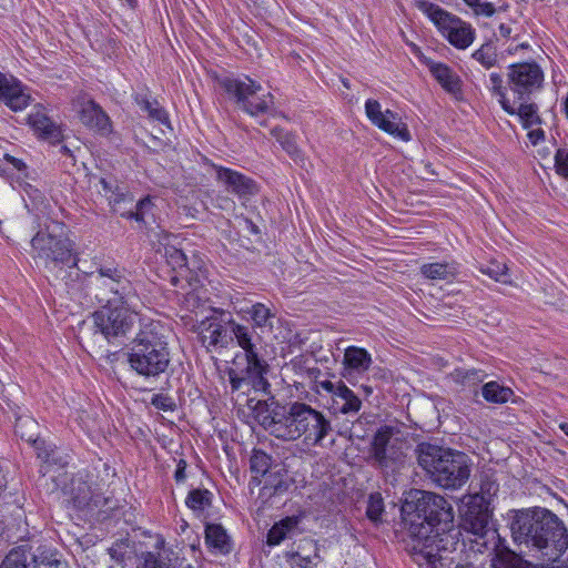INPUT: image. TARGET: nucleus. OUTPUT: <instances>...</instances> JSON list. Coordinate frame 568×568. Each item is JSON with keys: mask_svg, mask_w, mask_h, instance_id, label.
<instances>
[{"mask_svg": "<svg viewBox=\"0 0 568 568\" xmlns=\"http://www.w3.org/2000/svg\"><path fill=\"white\" fill-rule=\"evenodd\" d=\"M4 161L11 164L12 168L17 171H24L27 169V165L22 160L17 159L10 154H4Z\"/></svg>", "mask_w": 568, "mask_h": 568, "instance_id": "5fc2aeb1", "label": "nucleus"}, {"mask_svg": "<svg viewBox=\"0 0 568 568\" xmlns=\"http://www.w3.org/2000/svg\"><path fill=\"white\" fill-rule=\"evenodd\" d=\"M70 496L73 506L78 509H95L103 506L105 498L95 494L91 485L81 477H74L70 485Z\"/></svg>", "mask_w": 568, "mask_h": 568, "instance_id": "412c9836", "label": "nucleus"}, {"mask_svg": "<svg viewBox=\"0 0 568 568\" xmlns=\"http://www.w3.org/2000/svg\"><path fill=\"white\" fill-rule=\"evenodd\" d=\"M404 446L397 428L387 425L379 427L371 443L373 465L385 473L399 469L405 459Z\"/></svg>", "mask_w": 568, "mask_h": 568, "instance_id": "9d476101", "label": "nucleus"}, {"mask_svg": "<svg viewBox=\"0 0 568 568\" xmlns=\"http://www.w3.org/2000/svg\"><path fill=\"white\" fill-rule=\"evenodd\" d=\"M486 377L485 372L477 371V369H470L466 371L462 377V382L465 385L473 386L481 383Z\"/></svg>", "mask_w": 568, "mask_h": 568, "instance_id": "3c124183", "label": "nucleus"}, {"mask_svg": "<svg viewBox=\"0 0 568 568\" xmlns=\"http://www.w3.org/2000/svg\"><path fill=\"white\" fill-rule=\"evenodd\" d=\"M90 293L99 303L128 304L139 301L132 282L124 275L123 270L111 266H101L88 275Z\"/></svg>", "mask_w": 568, "mask_h": 568, "instance_id": "0eeeda50", "label": "nucleus"}, {"mask_svg": "<svg viewBox=\"0 0 568 568\" xmlns=\"http://www.w3.org/2000/svg\"><path fill=\"white\" fill-rule=\"evenodd\" d=\"M510 530L517 545L535 549L548 562H555L568 548L567 528L548 509L518 510Z\"/></svg>", "mask_w": 568, "mask_h": 568, "instance_id": "7ed1b4c3", "label": "nucleus"}, {"mask_svg": "<svg viewBox=\"0 0 568 568\" xmlns=\"http://www.w3.org/2000/svg\"><path fill=\"white\" fill-rule=\"evenodd\" d=\"M420 273L429 280L446 281L455 277L457 270L453 264L435 262L422 265Z\"/></svg>", "mask_w": 568, "mask_h": 568, "instance_id": "473e14b6", "label": "nucleus"}, {"mask_svg": "<svg viewBox=\"0 0 568 568\" xmlns=\"http://www.w3.org/2000/svg\"><path fill=\"white\" fill-rule=\"evenodd\" d=\"M54 568L55 565H67L60 560L58 552L47 548H38L36 554H32L24 546L16 547L2 560L0 568Z\"/></svg>", "mask_w": 568, "mask_h": 568, "instance_id": "dca6fc26", "label": "nucleus"}, {"mask_svg": "<svg viewBox=\"0 0 568 568\" xmlns=\"http://www.w3.org/2000/svg\"><path fill=\"white\" fill-rule=\"evenodd\" d=\"M290 487L287 471L283 467H275L264 476L261 494L265 497L282 494Z\"/></svg>", "mask_w": 568, "mask_h": 568, "instance_id": "bb28decb", "label": "nucleus"}, {"mask_svg": "<svg viewBox=\"0 0 568 568\" xmlns=\"http://www.w3.org/2000/svg\"><path fill=\"white\" fill-rule=\"evenodd\" d=\"M271 456L263 450H253L250 459L251 471L255 474L254 479L258 476L264 477L271 468Z\"/></svg>", "mask_w": 568, "mask_h": 568, "instance_id": "ea45409f", "label": "nucleus"}, {"mask_svg": "<svg viewBox=\"0 0 568 568\" xmlns=\"http://www.w3.org/2000/svg\"><path fill=\"white\" fill-rule=\"evenodd\" d=\"M231 322L232 318L225 317L223 311L202 320L196 326L201 344L209 352L227 347L232 342V334H230Z\"/></svg>", "mask_w": 568, "mask_h": 568, "instance_id": "4468645a", "label": "nucleus"}, {"mask_svg": "<svg viewBox=\"0 0 568 568\" xmlns=\"http://www.w3.org/2000/svg\"><path fill=\"white\" fill-rule=\"evenodd\" d=\"M498 31L503 38L507 39L511 36L513 29L509 24L500 23L498 27Z\"/></svg>", "mask_w": 568, "mask_h": 568, "instance_id": "4d7b16f0", "label": "nucleus"}, {"mask_svg": "<svg viewBox=\"0 0 568 568\" xmlns=\"http://www.w3.org/2000/svg\"><path fill=\"white\" fill-rule=\"evenodd\" d=\"M298 525V518L295 516L285 517L276 523L267 532V545H280Z\"/></svg>", "mask_w": 568, "mask_h": 568, "instance_id": "c756f323", "label": "nucleus"}, {"mask_svg": "<svg viewBox=\"0 0 568 568\" xmlns=\"http://www.w3.org/2000/svg\"><path fill=\"white\" fill-rule=\"evenodd\" d=\"M230 329L232 339H236L237 345L245 352L246 358V367L241 373L234 368L229 371L232 390L236 392L241 389L244 384H247L255 390L266 394L270 393L271 385L266 378L270 366L257 353V343L261 336L253 327L236 323L234 320L231 322Z\"/></svg>", "mask_w": 568, "mask_h": 568, "instance_id": "423d86ee", "label": "nucleus"}, {"mask_svg": "<svg viewBox=\"0 0 568 568\" xmlns=\"http://www.w3.org/2000/svg\"><path fill=\"white\" fill-rule=\"evenodd\" d=\"M306 545L313 549V554L302 555L300 551H296L293 555V558L295 559V564L300 568H315L321 561L317 544L314 542L313 540H307Z\"/></svg>", "mask_w": 568, "mask_h": 568, "instance_id": "a19ab883", "label": "nucleus"}, {"mask_svg": "<svg viewBox=\"0 0 568 568\" xmlns=\"http://www.w3.org/2000/svg\"><path fill=\"white\" fill-rule=\"evenodd\" d=\"M254 409L260 424L278 439L294 442L302 438L306 445L320 446L332 432L329 419L306 403L294 402L263 415L267 405L258 400Z\"/></svg>", "mask_w": 568, "mask_h": 568, "instance_id": "f03ea898", "label": "nucleus"}, {"mask_svg": "<svg viewBox=\"0 0 568 568\" xmlns=\"http://www.w3.org/2000/svg\"><path fill=\"white\" fill-rule=\"evenodd\" d=\"M493 97L498 99L501 109L505 112H513L510 109V101L507 98V87L504 85V78L500 73L491 72L489 74V84L487 85Z\"/></svg>", "mask_w": 568, "mask_h": 568, "instance_id": "c9c22d12", "label": "nucleus"}, {"mask_svg": "<svg viewBox=\"0 0 568 568\" xmlns=\"http://www.w3.org/2000/svg\"><path fill=\"white\" fill-rule=\"evenodd\" d=\"M246 223H247V224H250L251 230H252L253 232L257 233V227H256V226H255L251 221L246 220Z\"/></svg>", "mask_w": 568, "mask_h": 568, "instance_id": "338daca9", "label": "nucleus"}, {"mask_svg": "<svg viewBox=\"0 0 568 568\" xmlns=\"http://www.w3.org/2000/svg\"><path fill=\"white\" fill-rule=\"evenodd\" d=\"M81 122L101 133L108 135L112 131V125L108 114L93 101L83 103L80 110Z\"/></svg>", "mask_w": 568, "mask_h": 568, "instance_id": "5701e85b", "label": "nucleus"}, {"mask_svg": "<svg viewBox=\"0 0 568 568\" xmlns=\"http://www.w3.org/2000/svg\"><path fill=\"white\" fill-rule=\"evenodd\" d=\"M372 363V356L365 348L349 346L344 353L342 377L354 384L361 375L368 371Z\"/></svg>", "mask_w": 568, "mask_h": 568, "instance_id": "6ab92c4d", "label": "nucleus"}, {"mask_svg": "<svg viewBox=\"0 0 568 568\" xmlns=\"http://www.w3.org/2000/svg\"><path fill=\"white\" fill-rule=\"evenodd\" d=\"M0 100H3L11 110L21 111L29 105L30 95L16 79L0 73Z\"/></svg>", "mask_w": 568, "mask_h": 568, "instance_id": "4be33fe9", "label": "nucleus"}, {"mask_svg": "<svg viewBox=\"0 0 568 568\" xmlns=\"http://www.w3.org/2000/svg\"><path fill=\"white\" fill-rule=\"evenodd\" d=\"M400 511L412 537V557L419 568H474L456 562L440 546V532L449 530L454 520L453 507L443 496L412 490Z\"/></svg>", "mask_w": 568, "mask_h": 568, "instance_id": "f257e3e1", "label": "nucleus"}, {"mask_svg": "<svg viewBox=\"0 0 568 568\" xmlns=\"http://www.w3.org/2000/svg\"><path fill=\"white\" fill-rule=\"evenodd\" d=\"M29 121L34 131L51 143H59L63 139L61 128L47 115L37 112L30 114Z\"/></svg>", "mask_w": 568, "mask_h": 568, "instance_id": "a878e982", "label": "nucleus"}, {"mask_svg": "<svg viewBox=\"0 0 568 568\" xmlns=\"http://www.w3.org/2000/svg\"><path fill=\"white\" fill-rule=\"evenodd\" d=\"M365 113L372 124L379 130L404 142L410 141V132L398 114L389 109L382 111V105L377 100L368 99L365 102Z\"/></svg>", "mask_w": 568, "mask_h": 568, "instance_id": "f3484780", "label": "nucleus"}, {"mask_svg": "<svg viewBox=\"0 0 568 568\" xmlns=\"http://www.w3.org/2000/svg\"><path fill=\"white\" fill-rule=\"evenodd\" d=\"M362 388L366 393V395H371L373 392V388L371 386L363 385Z\"/></svg>", "mask_w": 568, "mask_h": 568, "instance_id": "e2e57ef3", "label": "nucleus"}, {"mask_svg": "<svg viewBox=\"0 0 568 568\" xmlns=\"http://www.w3.org/2000/svg\"><path fill=\"white\" fill-rule=\"evenodd\" d=\"M139 301L128 304L104 305L92 315L93 324L108 341L116 337H125L136 326L141 328V322L151 321L142 317L136 311Z\"/></svg>", "mask_w": 568, "mask_h": 568, "instance_id": "6e6552de", "label": "nucleus"}, {"mask_svg": "<svg viewBox=\"0 0 568 568\" xmlns=\"http://www.w3.org/2000/svg\"><path fill=\"white\" fill-rule=\"evenodd\" d=\"M164 257L166 263L175 271L184 270L187 267L186 255L181 248H178L173 245H165Z\"/></svg>", "mask_w": 568, "mask_h": 568, "instance_id": "79ce46f5", "label": "nucleus"}, {"mask_svg": "<svg viewBox=\"0 0 568 568\" xmlns=\"http://www.w3.org/2000/svg\"><path fill=\"white\" fill-rule=\"evenodd\" d=\"M384 511V501L381 494H372L368 498L366 516L374 523L381 521Z\"/></svg>", "mask_w": 568, "mask_h": 568, "instance_id": "c03bdc74", "label": "nucleus"}, {"mask_svg": "<svg viewBox=\"0 0 568 568\" xmlns=\"http://www.w3.org/2000/svg\"><path fill=\"white\" fill-rule=\"evenodd\" d=\"M471 57L485 69H490L498 62L497 50L490 42L481 44L479 49L473 52Z\"/></svg>", "mask_w": 568, "mask_h": 568, "instance_id": "58836bf2", "label": "nucleus"}, {"mask_svg": "<svg viewBox=\"0 0 568 568\" xmlns=\"http://www.w3.org/2000/svg\"><path fill=\"white\" fill-rule=\"evenodd\" d=\"M507 85L516 101H529L542 88L544 71L536 62H520L507 68Z\"/></svg>", "mask_w": 568, "mask_h": 568, "instance_id": "f8f14e48", "label": "nucleus"}, {"mask_svg": "<svg viewBox=\"0 0 568 568\" xmlns=\"http://www.w3.org/2000/svg\"><path fill=\"white\" fill-rule=\"evenodd\" d=\"M110 204L112 206L113 212L118 213L122 217L130 220L133 219L139 223H145V217L153 207V203L149 196L140 200L134 205V209L130 210H122L121 206L119 207V201L116 199L111 197Z\"/></svg>", "mask_w": 568, "mask_h": 568, "instance_id": "cd10ccee", "label": "nucleus"}, {"mask_svg": "<svg viewBox=\"0 0 568 568\" xmlns=\"http://www.w3.org/2000/svg\"><path fill=\"white\" fill-rule=\"evenodd\" d=\"M271 134L276 139V141L281 144L282 149L297 165H300L301 168L306 166L307 159L304 155L303 151L300 149L296 141V136L292 132L275 126L271 130Z\"/></svg>", "mask_w": 568, "mask_h": 568, "instance_id": "b1692460", "label": "nucleus"}, {"mask_svg": "<svg viewBox=\"0 0 568 568\" xmlns=\"http://www.w3.org/2000/svg\"><path fill=\"white\" fill-rule=\"evenodd\" d=\"M465 3L473 9L474 6H478V0H464Z\"/></svg>", "mask_w": 568, "mask_h": 568, "instance_id": "680f3d73", "label": "nucleus"}, {"mask_svg": "<svg viewBox=\"0 0 568 568\" xmlns=\"http://www.w3.org/2000/svg\"><path fill=\"white\" fill-rule=\"evenodd\" d=\"M559 429L568 437V423H560Z\"/></svg>", "mask_w": 568, "mask_h": 568, "instance_id": "bf43d9fd", "label": "nucleus"}, {"mask_svg": "<svg viewBox=\"0 0 568 568\" xmlns=\"http://www.w3.org/2000/svg\"><path fill=\"white\" fill-rule=\"evenodd\" d=\"M479 271L483 274L488 275L496 282L507 283L508 282V268L505 263L491 261L488 265H481Z\"/></svg>", "mask_w": 568, "mask_h": 568, "instance_id": "37998d69", "label": "nucleus"}, {"mask_svg": "<svg viewBox=\"0 0 568 568\" xmlns=\"http://www.w3.org/2000/svg\"><path fill=\"white\" fill-rule=\"evenodd\" d=\"M54 568H67V565H58V566L55 565Z\"/></svg>", "mask_w": 568, "mask_h": 568, "instance_id": "774afa93", "label": "nucleus"}, {"mask_svg": "<svg viewBox=\"0 0 568 568\" xmlns=\"http://www.w3.org/2000/svg\"><path fill=\"white\" fill-rule=\"evenodd\" d=\"M518 102V108L510 103V109L513 110V112H507L509 115H518L525 129H529L532 125L541 123V119L538 115L537 104L529 103L528 101Z\"/></svg>", "mask_w": 568, "mask_h": 568, "instance_id": "c85d7f7f", "label": "nucleus"}, {"mask_svg": "<svg viewBox=\"0 0 568 568\" xmlns=\"http://www.w3.org/2000/svg\"><path fill=\"white\" fill-rule=\"evenodd\" d=\"M424 63L428 68L430 74L447 93L452 94L456 99L462 98L463 81L450 67L442 62H435L432 59H425Z\"/></svg>", "mask_w": 568, "mask_h": 568, "instance_id": "aec40b11", "label": "nucleus"}, {"mask_svg": "<svg viewBox=\"0 0 568 568\" xmlns=\"http://www.w3.org/2000/svg\"><path fill=\"white\" fill-rule=\"evenodd\" d=\"M254 327L261 329V333L271 332L273 328L272 320L275 314L264 304L255 303L248 311Z\"/></svg>", "mask_w": 568, "mask_h": 568, "instance_id": "2f4dec72", "label": "nucleus"}, {"mask_svg": "<svg viewBox=\"0 0 568 568\" xmlns=\"http://www.w3.org/2000/svg\"><path fill=\"white\" fill-rule=\"evenodd\" d=\"M99 183L101 184L102 191L109 201L111 200V197L116 199L119 201V207L121 206V203H124L126 201H129L132 204L133 199L124 193L115 192L113 190V184L111 181H108L105 178H101L99 180Z\"/></svg>", "mask_w": 568, "mask_h": 568, "instance_id": "a18cd8bd", "label": "nucleus"}, {"mask_svg": "<svg viewBox=\"0 0 568 568\" xmlns=\"http://www.w3.org/2000/svg\"><path fill=\"white\" fill-rule=\"evenodd\" d=\"M142 559L136 568H170V565L162 560L161 554L149 551L142 555Z\"/></svg>", "mask_w": 568, "mask_h": 568, "instance_id": "de8ad7c7", "label": "nucleus"}, {"mask_svg": "<svg viewBox=\"0 0 568 568\" xmlns=\"http://www.w3.org/2000/svg\"><path fill=\"white\" fill-rule=\"evenodd\" d=\"M126 361L134 373L146 379L166 372L171 355L166 328L161 322H141V328L130 342Z\"/></svg>", "mask_w": 568, "mask_h": 568, "instance_id": "20e7f679", "label": "nucleus"}, {"mask_svg": "<svg viewBox=\"0 0 568 568\" xmlns=\"http://www.w3.org/2000/svg\"><path fill=\"white\" fill-rule=\"evenodd\" d=\"M43 207H40L38 206L36 203H33L36 210H38L41 214H47V206L49 205L48 203H45L44 200H41V203H40Z\"/></svg>", "mask_w": 568, "mask_h": 568, "instance_id": "13d9d810", "label": "nucleus"}, {"mask_svg": "<svg viewBox=\"0 0 568 568\" xmlns=\"http://www.w3.org/2000/svg\"><path fill=\"white\" fill-rule=\"evenodd\" d=\"M61 151H62L64 154L71 155V151H70V149H69L67 145H62V146H61Z\"/></svg>", "mask_w": 568, "mask_h": 568, "instance_id": "0e129e2a", "label": "nucleus"}, {"mask_svg": "<svg viewBox=\"0 0 568 568\" xmlns=\"http://www.w3.org/2000/svg\"><path fill=\"white\" fill-rule=\"evenodd\" d=\"M205 301L206 300L201 296L199 291L192 290L184 294L182 303L187 311L195 312L204 305Z\"/></svg>", "mask_w": 568, "mask_h": 568, "instance_id": "49530a36", "label": "nucleus"}, {"mask_svg": "<svg viewBox=\"0 0 568 568\" xmlns=\"http://www.w3.org/2000/svg\"><path fill=\"white\" fill-rule=\"evenodd\" d=\"M564 111H565L566 118L568 119V92L564 100Z\"/></svg>", "mask_w": 568, "mask_h": 568, "instance_id": "052dcab7", "label": "nucleus"}, {"mask_svg": "<svg viewBox=\"0 0 568 568\" xmlns=\"http://www.w3.org/2000/svg\"><path fill=\"white\" fill-rule=\"evenodd\" d=\"M205 541L210 547H213L220 550L221 552H227L230 550L229 536L221 525H206Z\"/></svg>", "mask_w": 568, "mask_h": 568, "instance_id": "72a5a7b5", "label": "nucleus"}, {"mask_svg": "<svg viewBox=\"0 0 568 568\" xmlns=\"http://www.w3.org/2000/svg\"><path fill=\"white\" fill-rule=\"evenodd\" d=\"M135 103L141 108L142 111L146 112L148 115L162 124L169 122L166 111L155 100H151L145 94H136L134 97Z\"/></svg>", "mask_w": 568, "mask_h": 568, "instance_id": "f704fd0d", "label": "nucleus"}, {"mask_svg": "<svg viewBox=\"0 0 568 568\" xmlns=\"http://www.w3.org/2000/svg\"><path fill=\"white\" fill-rule=\"evenodd\" d=\"M186 462L184 459H180L176 465V469L174 473V479L178 484L183 483L186 478Z\"/></svg>", "mask_w": 568, "mask_h": 568, "instance_id": "864d4df0", "label": "nucleus"}, {"mask_svg": "<svg viewBox=\"0 0 568 568\" xmlns=\"http://www.w3.org/2000/svg\"><path fill=\"white\" fill-rule=\"evenodd\" d=\"M246 223H247V224H250L251 230H252L253 232L257 233V227H256V226H255L251 221L246 220Z\"/></svg>", "mask_w": 568, "mask_h": 568, "instance_id": "69168bd1", "label": "nucleus"}, {"mask_svg": "<svg viewBox=\"0 0 568 568\" xmlns=\"http://www.w3.org/2000/svg\"><path fill=\"white\" fill-rule=\"evenodd\" d=\"M31 255L43 261L45 266L50 263L64 264L73 256V243L62 235L53 234L47 226L31 239Z\"/></svg>", "mask_w": 568, "mask_h": 568, "instance_id": "ddd939ff", "label": "nucleus"}, {"mask_svg": "<svg viewBox=\"0 0 568 568\" xmlns=\"http://www.w3.org/2000/svg\"><path fill=\"white\" fill-rule=\"evenodd\" d=\"M483 397L490 403L504 404L510 399L514 392L509 387L501 386L497 382H489L483 386Z\"/></svg>", "mask_w": 568, "mask_h": 568, "instance_id": "e433bc0d", "label": "nucleus"}, {"mask_svg": "<svg viewBox=\"0 0 568 568\" xmlns=\"http://www.w3.org/2000/svg\"><path fill=\"white\" fill-rule=\"evenodd\" d=\"M490 514L483 507H469L464 516V527L477 537H485L488 532Z\"/></svg>", "mask_w": 568, "mask_h": 568, "instance_id": "393cba45", "label": "nucleus"}, {"mask_svg": "<svg viewBox=\"0 0 568 568\" xmlns=\"http://www.w3.org/2000/svg\"><path fill=\"white\" fill-rule=\"evenodd\" d=\"M315 390H324L331 395L329 409L335 415H355L362 408V400L348 388L344 382L336 383L329 379H315Z\"/></svg>", "mask_w": 568, "mask_h": 568, "instance_id": "2eb2a0df", "label": "nucleus"}, {"mask_svg": "<svg viewBox=\"0 0 568 568\" xmlns=\"http://www.w3.org/2000/svg\"><path fill=\"white\" fill-rule=\"evenodd\" d=\"M417 462L426 476L445 489H459L470 476V463L465 453L430 443L418 444Z\"/></svg>", "mask_w": 568, "mask_h": 568, "instance_id": "39448f33", "label": "nucleus"}, {"mask_svg": "<svg viewBox=\"0 0 568 568\" xmlns=\"http://www.w3.org/2000/svg\"><path fill=\"white\" fill-rule=\"evenodd\" d=\"M474 13L477 16L491 17L496 9L491 2H480L478 0V6L473 7Z\"/></svg>", "mask_w": 568, "mask_h": 568, "instance_id": "603ef678", "label": "nucleus"}, {"mask_svg": "<svg viewBox=\"0 0 568 568\" xmlns=\"http://www.w3.org/2000/svg\"><path fill=\"white\" fill-rule=\"evenodd\" d=\"M151 404L160 410L164 412H173L175 409V403L173 398L166 394H155L152 399Z\"/></svg>", "mask_w": 568, "mask_h": 568, "instance_id": "09e8293b", "label": "nucleus"}, {"mask_svg": "<svg viewBox=\"0 0 568 568\" xmlns=\"http://www.w3.org/2000/svg\"><path fill=\"white\" fill-rule=\"evenodd\" d=\"M216 172V181L224 185L225 190L240 199H247L257 194L258 185L250 176L221 165H213Z\"/></svg>", "mask_w": 568, "mask_h": 568, "instance_id": "a211bd4d", "label": "nucleus"}, {"mask_svg": "<svg viewBox=\"0 0 568 568\" xmlns=\"http://www.w3.org/2000/svg\"><path fill=\"white\" fill-rule=\"evenodd\" d=\"M555 166L558 174L568 179V150L558 149L555 154Z\"/></svg>", "mask_w": 568, "mask_h": 568, "instance_id": "8fccbe9b", "label": "nucleus"}, {"mask_svg": "<svg viewBox=\"0 0 568 568\" xmlns=\"http://www.w3.org/2000/svg\"><path fill=\"white\" fill-rule=\"evenodd\" d=\"M528 139L532 145H537L545 140V132L541 129L531 130L528 132Z\"/></svg>", "mask_w": 568, "mask_h": 568, "instance_id": "6e6d98bb", "label": "nucleus"}, {"mask_svg": "<svg viewBox=\"0 0 568 568\" xmlns=\"http://www.w3.org/2000/svg\"><path fill=\"white\" fill-rule=\"evenodd\" d=\"M416 3L418 9L428 16L452 45L464 50L474 42L476 32L470 23L426 0H418Z\"/></svg>", "mask_w": 568, "mask_h": 568, "instance_id": "9b49d317", "label": "nucleus"}, {"mask_svg": "<svg viewBox=\"0 0 568 568\" xmlns=\"http://www.w3.org/2000/svg\"><path fill=\"white\" fill-rule=\"evenodd\" d=\"M221 87L251 116L264 115L274 106L273 94L263 92L262 85L248 77L225 78Z\"/></svg>", "mask_w": 568, "mask_h": 568, "instance_id": "1a4fd4ad", "label": "nucleus"}, {"mask_svg": "<svg viewBox=\"0 0 568 568\" xmlns=\"http://www.w3.org/2000/svg\"><path fill=\"white\" fill-rule=\"evenodd\" d=\"M213 494L207 489H192L189 491L185 504L194 511H203L211 507Z\"/></svg>", "mask_w": 568, "mask_h": 568, "instance_id": "4c0bfd02", "label": "nucleus"}, {"mask_svg": "<svg viewBox=\"0 0 568 568\" xmlns=\"http://www.w3.org/2000/svg\"><path fill=\"white\" fill-rule=\"evenodd\" d=\"M491 568H534V566L514 551L503 549L491 559Z\"/></svg>", "mask_w": 568, "mask_h": 568, "instance_id": "7c9ffc66", "label": "nucleus"}]
</instances>
